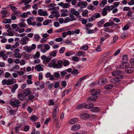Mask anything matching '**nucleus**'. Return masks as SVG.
Listing matches in <instances>:
<instances>
[{
  "mask_svg": "<svg viewBox=\"0 0 134 134\" xmlns=\"http://www.w3.org/2000/svg\"><path fill=\"white\" fill-rule=\"evenodd\" d=\"M70 4L68 3H65L64 4L63 7V8H67L69 7Z\"/></svg>",
  "mask_w": 134,
  "mask_h": 134,
  "instance_id": "nucleus-55",
  "label": "nucleus"
},
{
  "mask_svg": "<svg viewBox=\"0 0 134 134\" xmlns=\"http://www.w3.org/2000/svg\"><path fill=\"white\" fill-rule=\"evenodd\" d=\"M19 45V43L18 42H16L15 44L12 46L13 49H11V50H12L13 49L15 48Z\"/></svg>",
  "mask_w": 134,
  "mask_h": 134,
  "instance_id": "nucleus-42",
  "label": "nucleus"
},
{
  "mask_svg": "<svg viewBox=\"0 0 134 134\" xmlns=\"http://www.w3.org/2000/svg\"><path fill=\"white\" fill-rule=\"evenodd\" d=\"M123 59L124 61V62H127L128 60V56L127 55H124L123 57Z\"/></svg>",
  "mask_w": 134,
  "mask_h": 134,
  "instance_id": "nucleus-38",
  "label": "nucleus"
},
{
  "mask_svg": "<svg viewBox=\"0 0 134 134\" xmlns=\"http://www.w3.org/2000/svg\"><path fill=\"white\" fill-rule=\"evenodd\" d=\"M73 20H71L69 17H66V18L65 21V23H67L69 21H70Z\"/></svg>",
  "mask_w": 134,
  "mask_h": 134,
  "instance_id": "nucleus-60",
  "label": "nucleus"
},
{
  "mask_svg": "<svg viewBox=\"0 0 134 134\" xmlns=\"http://www.w3.org/2000/svg\"><path fill=\"white\" fill-rule=\"evenodd\" d=\"M44 49H42V53H45L50 48V46L48 44H46L44 46Z\"/></svg>",
  "mask_w": 134,
  "mask_h": 134,
  "instance_id": "nucleus-24",
  "label": "nucleus"
},
{
  "mask_svg": "<svg viewBox=\"0 0 134 134\" xmlns=\"http://www.w3.org/2000/svg\"><path fill=\"white\" fill-rule=\"evenodd\" d=\"M129 65V64L127 62H124L120 65V68L121 69L126 68Z\"/></svg>",
  "mask_w": 134,
  "mask_h": 134,
  "instance_id": "nucleus-19",
  "label": "nucleus"
},
{
  "mask_svg": "<svg viewBox=\"0 0 134 134\" xmlns=\"http://www.w3.org/2000/svg\"><path fill=\"white\" fill-rule=\"evenodd\" d=\"M20 50L18 49H16L14 50V52L13 55L16 58H18L19 59L21 58V55L19 53Z\"/></svg>",
  "mask_w": 134,
  "mask_h": 134,
  "instance_id": "nucleus-7",
  "label": "nucleus"
},
{
  "mask_svg": "<svg viewBox=\"0 0 134 134\" xmlns=\"http://www.w3.org/2000/svg\"><path fill=\"white\" fill-rule=\"evenodd\" d=\"M58 105H55L54 107V111L53 113V114H56L57 112L58 113L59 111V109L57 108Z\"/></svg>",
  "mask_w": 134,
  "mask_h": 134,
  "instance_id": "nucleus-29",
  "label": "nucleus"
},
{
  "mask_svg": "<svg viewBox=\"0 0 134 134\" xmlns=\"http://www.w3.org/2000/svg\"><path fill=\"white\" fill-rule=\"evenodd\" d=\"M63 61L61 60H58L57 62V63L53 62V63L49 64V66L53 67L54 68L59 69L62 67V66Z\"/></svg>",
  "mask_w": 134,
  "mask_h": 134,
  "instance_id": "nucleus-2",
  "label": "nucleus"
},
{
  "mask_svg": "<svg viewBox=\"0 0 134 134\" xmlns=\"http://www.w3.org/2000/svg\"><path fill=\"white\" fill-rule=\"evenodd\" d=\"M72 54V52L70 51H68L65 53L66 55L68 57L71 55Z\"/></svg>",
  "mask_w": 134,
  "mask_h": 134,
  "instance_id": "nucleus-64",
  "label": "nucleus"
},
{
  "mask_svg": "<svg viewBox=\"0 0 134 134\" xmlns=\"http://www.w3.org/2000/svg\"><path fill=\"white\" fill-rule=\"evenodd\" d=\"M25 96L23 94V93H20L18 94V98H24L25 97Z\"/></svg>",
  "mask_w": 134,
  "mask_h": 134,
  "instance_id": "nucleus-63",
  "label": "nucleus"
},
{
  "mask_svg": "<svg viewBox=\"0 0 134 134\" xmlns=\"http://www.w3.org/2000/svg\"><path fill=\"white\" fill-rule=\"evenodd\" d=\"M40 56V53L39 52H37L34 55L33 58L34 59H37Z\"/></svg>",
  "mask_w": 134,
  "mask_h": 134,
  "instance_id": "nucleus-37",
  "label": "nucleus"
},
{
  "mask_svg": "<svg viewBox=\"0 0 134 134\" xmlns=\"http://www.w3.org/2000/svg\"><path fill=\"white\" fill-rule=\"evenodd\" d=\"M67 73L65 70L62 71L60 73L62 77L63 78L65 75L67 74Z\"/></svg>",
  "mask_w": 134,
  "mask_h": 134,
  "instance_id": "nucleus-45",
  "label": "nucleus"
},
{
  "mask_svg": "<svg viewBox=\"0 0 134 134\" xmlns=\"http://www.w3.org/2000/svg\"><path fill=\"white\" fill-rule=\"evenodd\" d=\"M51 59L49 58H47L45 59L43 61V63L44 64H46L47 63L49 62L51 60Z\"/></svg>",
  "mask_w": 134,
  "mask_h": 134,
  "instance_id": "nucleus-49",
  "label": "nucleus"
},
{
  "mask_svg": "<svg viewBox=\"0 0 134 134\" xmlns=\"http://www.w3.org/2000/svg\"><path fill=\"white\" fill-rule=\"evenodd\" d=\"M87 8L88 9L91 10H93L95 9V8H94V6L91 4L88 5Z\"/></svg>",
  "mask_w": 134,
  "mask_h": 134,
  "instance_id": "nucleus-39",
  "label": "nucleus"
},
{
  "mask_svg": "<svg viewBox=\"0 0 134 134\" xmlns=\"http://www.w3.org/2000/svg\"><path fill=\"white\" fill-rule=\"evenodd\" d=\"M100 110V108L98 107H95L92 108L91 109V111L93 112H98Z\"/></svg>",
  "mask_w": 134,
  "mask_h": 134,
  "instance_id": "nucleus-27",
  "label": "nucleus"
},
{
  "mask_svg": "<svg viewBox=\"0 0 134 134\" xmlns=\"http://www.w3.org/2000/svg\"><path fill=\"white\" fill-rule=\"evenodd\" d=\"M114 24V23L113 21H111L110 22H107L103 25V26L107 27L110 26H112Z\"/></svg>",
  "mask_w": 134,
  "mask_h": 134,
  "instance_id": "nucleus-25",
  "label": "nucleus"
},
{
  "mask_svg": "<svg viewBox=\"0 0 134 134\" xmlns=\"http://www.w3.org/2000/svg\"><path fill=\"white\" fill-rule=\"evenodd\" d=\"M107 2V0H103L100 4V5L101 7H103L105 4Z\"/></svg>",
  "mask_w": 134,
  "mask_h": 134,
  "instance_id": "nucleus-32",
  "label": "nucleus"
},
{
  "mask_svg": "<svg viewBox=\"0 0 134 134\" xmlns=\"http://www.w3.org/2000/svg\"><path fill=\"white\" fill-rule=\"evenodd\" d=\"M105 21L104 19H102L101 20L99 21L97 23L98 27H99L101 26L104 23Z\"/></svg>",
  "mask_w": 134,
  "mask_h": 134,
  "instance_id": "nucleus-34",
  "label": "nucleus"
},
{
  "mask_svg": "<svg viewBox=\"0 0 134 134\" xmlns=\"http://www.w3.org/2000/svg\"><path fill=\"white\" fill-rule=\"evenodd\" d=\"M35 84L37 86H39V87L38 88H37V89H41L42 88V85H41L40 83L39 82H36L35 83Z\"/></svg>",
  "mask_w": 134,
  "mask_h": 134,
  "instance_id": "nucleus-50",
  "label": "nucleus"
},
{
  "mask_svg": "<svg viewBox=\"0 0 134 134\" xmlns=\"http://www.w3.org/2000/svg\"><path fill=\"white\" fill-rule=\"evenodd\" d=\"M18 87V85L17 84H15L12 87V89H11V91L12 93L15 92V90Z\"/></svg>",
  "mask_w": 134,
  "mask_h": 134,
  "instance_id": "nucleus-26",
  "label": "nucleus"
},
{
  "mask_svg": "<svg viewBox=\"0 0 134 134\" xmlns=\"http://www.w3.org/2000/svg\"><path fill=\"white\" fill-rule=\"evenodd\" d=\"M40 37V36L38 34H35L34 36V41H38Z\"/></svg>",
  "mask_w": 134,
  "mask_h": 134,
  "instance_id": "nucleus-35",
  "label": "nucleus"
},
{
  "mask_svg": "<svg viewBox=\"0 0 134 134\" xmlns=\"http://www.w3.org/2000/svg\"><path fill=\"white\" fill-rule=\"evenodd\" d=\"M100 17V15L99 13H96L92 15L91 17L87 18L88 21L89 22H91L94 20L96 19L99 18Z\"/></svg>",
  "mask_w": 134,
  "mask_h": 134,
  "instance_id": "nucleus-4",
  "label": "nucleus"
},
{
  "mask_svg": "<svg viewBox=\"0 0 134 134\" xmlns=\"http://www.w3.org/2000/svg\"><path fill=\"white\" fill-rule=\"evenodd\" d=\"M107 80L106 78H102L98 80V82L99 85H103L105 84V83L107 82Z\"/></svg>",
  "mask_w": 134,
  "mask_h": 134,
  "instance_id": "nucleus-12",
  "label": "nucleus"
},
{
  "mask_svg": "<svg viewBox=\"0 0 134 134\" xmlns=\"http://www.w3.org/2000/svg\"><path fill=\"white\" fill-rule=\"evenodd\" d=\"M52 117L54 122L57 121L58 118L57 117L56 114H53Z\"/></svg>",
  "mask_w": 134,
  "mask_h": 134,
  "instance_id": "nucleus-44",
  "label": "nucleus"
},
{
  "mask_svg": "<svg viewBox=\"0 0 134 134\" xmlns=\"http://www.w3.org/2000/svg\"><path fill=\"white\" fill-rule=\"evenodd\" d=\"M110 9V7L108 5L106 6L103 9V11L101 13L102 15L103 16L106 15L108 13L107 10H109Z\"/></svg>",
  "mask_w": 134,
  "mask_h": 134,
  "instance_id": "nucleus-10",
  "label": "nucleus"
},
{
  "mask_svg": "<svg viewBox=\"0 0 134 134\" xmlns=\"http://www.w3.org/2000/svg\"><path fill=\"white\" fill-rule=\"evenodd\" d=\"M100 92V90H96L95 92L91 93L92 96L88 98L87 102H88V101L95 100L97 99L98 98L97 94H99Z\"/></svg>",
  "mask_w": 134,
  "mask_h": 134,
  "instance_id": "nucleus-3",
  "label": "nucleus"
},
{
  "mask_svg": "<svg viewBox=\"0 0 134 134\" xmlns=\"http://www.w3.org/2000/svg\"><path fill=\"white\" fill-rule=\"evenodd\" d=\"M78 121V119L76 118L71 119L69 121V123L70 124H74Z\"/></svg>",
  "mask_w": 134,
  "mask_h": 134,
  "instance_id": "nucleus-28",
  "label": "nucleus"
},
{
  "mask_svg": "<svg viewBox=\"0 0 134 134\" xmlns=\"http://www.w3.org/2000/svg\"><path fill=\"white\" fill-rule=\"evenodd\" d=\"M11 75L9 72H6L4 76L5 78H8L9 77H10Z\"/></svg>",
  "mask_w": 134,
  "mask_h": 134,
  "instance_id": "nucleus-59",
  "label": "nucleus"
},
{
  "mask_svg": "<svg viewBox=\"0 0 134 134\" xmlns=\"http://www.w3.org/2000/svg\"><path fill=\"white\" fill-rule=\"evenodd\" d=\"M12 21L10 19H5L2 21V22L5 24L10 23Z\"/></svg>",
  "mask_w": 134,
  "mask_h": 134,
  "instance_id": "nucleus-33",
  "label": "nucleus"
},
{
  "mask_svg": "<svg viewBox=\"0 0 134 134\" xmlns=\"http://www.w3.org/2000/svg\"><path fill=\"white\" fill-rule=\"evenodd\" d=\"M61 85L64 88H65L66 85V83L65 81H62L61 83Z\"/></svg>",
  "mask_w": 134,
  "mask_h": 134,
  "instance_id": "nucleus-62",
  "label": "nucleus"
},
{
  "mask_svg": "<svg viewBox=\"0 0 134 134\" xmlns=\"http://www.w3.org/2000/svg\"><path fill=\"white\" fill-rule=\"evenodd\" d=\"M31 120L32 121H35L37 120L38 118L35 115H33L30 117Z\"/></svg>",
  "mask_w": 134,
  "mask_h": 134,
  "instance_id": "nucleus-31",
  "label": "nucleus"
},
{
  "mask_svg": "<svg viewBox=\"0 0 134 134\" xmlns=\"http://www.w3.org/2000/svg\"><path fill=\"white\" fill-rule=\"evenodd\" d=\"M54 104V101H53L52 99H50L48 102V105L49 106L53 105Z\"/></svg>",
  "mask_w": 134,
  "mask_h": 134,
  "instance_id": "nucleus-54",
  "label": "nucleus"
},
{
  "mask_svg": "<svg viewBox=\"0 0 134 134\" xmlns=\"http://www.w3.org/2000/svg\"><path fill=\"white\" fill-rule=\"evenodd\" d=\"M29 41V38L27 36L23 37L21 40L20 43L22 45H25L27 44V42Z\"/></svg>",
  "mask_w": 134,
  "mask_h": 134,
  "instance_id": "nucleus-8",
  "label": "nucleus"
},
{
  "mask_svg": "<svg viewBox=\"0 0 134 134\" xmlns=\"http://www.w3.org/2000/svg\"><path fill=\"white\" fill-rule=\"evenodd\" d=\"M88 46L87 45H84L82 46L80 48V49L83 50H87L88 48Z\"/></svg>",
  "mask_w": 134,
  "mask_h": 134,
  "instance_id": "nucleus-40",
  "label": "nucleus"
},
{
  "mask_svg": "<svg viewBox=\"0 0 134 134\" xmlns=\"http://www.w3.org/2000/svg\"><path fill=\"white\" fill-rule=\"evenodd\" d=\"M70 13L76 16H78L80 14L79 12L76 11L74 8H72L71 9Z\"/></svg>",
  "mask_w": 134,
  "mask_h": 134,
  "instance_id": "nucleus-17",
  "label": "nucleus"
},
{
  "mask_svg": "<svg viewBox=\"0 0 134 134\" xmlns=\"http://www.w3.org/2000/svg\"><path fill=\"white\" fill-rule=\"evenodd\" d=\"M56 5V4H55L54 3H52L50 4L49 5H48L47 7L49 8L51 7L53 8Z\"/></svg>",
  "mask_w": 134,
  "mask_h": 134,
  "instance_id": "nucleus-57",
  "label": "nucleus"
},
{
  "mask_svg": "<svg viewBox=\"0 0 134 134\" xmlns=\"http://www.w3.org/2000/svg\"><path fill=\"white\" fill-rule=\"evenodd\" d=\"M24 49L27 53H30L32 51V49L31 47H28L27 46H26L24 47Z\"/></svg>",
  "mask_w": 134,
  "mask_h": 134,
  "instance_id": "nucleus-21",
  "label": "nucleus"
},
{
  "mask_svg": "<svg viewBox=\"0 0 134 134\" xmlns=\"http://www.w3.org/2000/svg\"><path fill=\"white\" fill-rule=\"evenodd\" d=\"M126 34L125 32H124L121 34V38L124 39L126 37Z\"/></svg>",
  "mask_w": 134,
  "mask_h": 134,
  "instance_id": "nucleus-61",
  "label": "nucleus"
},
{
  "mask_svg": "<svg viewBox=\"0 0 134 134\" xmlns=\"http://www.w3.org/2000/svg\"><path fill=\"white\" fill-rule=\"evenodd\" d=\"M69 64V62L67 60H65L63 62V64L64 66H68Z\"/></svg>",
  "mask_w": 134,
  "mask_h": 134,
  "instance_id": "nucleus-36",
  "label": "nucleus"
},
{
  "mask_svg": "<svg viewBox=\"0 0 134 134\" xmlns=\"http://www.w3.org/2000/svg\"><path fill=\"white\" fill-rule=\"evenodd\" d=\"M30 5H26L23 7L22 9L24 11L28 9H29L30 7Z\"/></svg>",
  "mask_w": 134,
  "mask_h": 134,
  "instance_id": "nucleus-52",
  "label": "nucleus"
},
{
  "mask_svg": "<svg viewBox=\"0 0 134 134\" xmlns=\"http://www.w3.org/2000/svg\"><path fill=\"white\" fill-rule=\"evenodd\" d=\"M23 93L25 97L30 94L31 91L30 88H27L24 90Z\"/></svg>",
  "mask_w": 134,
  "mask_h": 134,
  "instance_id": "nucleus-14",
  "label": "nucleus"
},
{
  "mask_svg": "<svg viewBox=\"0 0 134 134\" xmlns=\"http://www.w3.org/2000/svg\"><path fill=\"white\" fill-rule=\"evenodd\" d=\"M80 118L82 119L86 120L90 118V115L87 113H83L80 115Z\"/></svg>",
  "mask_w": 134,
  "mask_h": 134,
  "instance_id": "nucleus-9",
  "label": "nucleus"
},
{
  "mask_svg": "<svg viewBox=\"0 0 134 134\" xmlns=\"http://www.w3.org/2000/svg\"><path fill=\"white\" fill-rule=\"evenodd\" d=\"M57 52L56 50L53 51L51 53L50 55L53 57L55 56L56 55Z\"/></svg>",
  "mask_w": 134,
  "mask_h": 134,
  "instance_id": "nucleus-48",
  "label": "nucleus"
},
{
  "mask_svg": "<svg viewBox=\"0 0 134 134\" xmlns=\"http://www.w3.org/2000/svg\"><path fill=\"white\" fill-rule=\"evenodd\" d=\"M16 82L14 78L8 79L7 80V85H10L16 83Z\"/></svg>",
  "mask_w": 134,
  "mask_h": 134,
  "instance_id": "nucleus-16",
  "label": "nucleus"
},
{
  "mask_svg": "<svg viewBox=\"0 0 134 134\" xmlns=\"http://www.w3.org/2000/svg\"><path fill=\"white\" fill-rule=\"evenodd\" d=\"M87 5V3L85 1H80L77 3V6L80 7V8H83L86 7Z\"/></svg>",
  "mask_w": 134,
  "mask_h": 134,
  "instance_id": "nucleus-6",
  "label": "nucleus"
},
{
  "mask_svg": "<svg viewBox=\"0 0 134 134\" xmlns=\"http://www.w3.org/2000/svg\"><path fill=\"white\" fill-rule=\"evenodd\" d=\"M84 52H83L82 51H78L77 53V54L76 55L79 56H81V55H84Z\"/></svg>",
  "mask_w": 134,
  "mask_h": 134,
  "instance_id": "nucleus-46",
  "label": "nucleus"
},
{
  "mask_svg": "<svg viewBox=\"0 0 134 134\" xmlns=\"http://www.w3.org/2000/svg\"><path fill=\"white\" fill-rule=\"evenodd\" d=\"M80 128V126L79 124H75L72 126L71 130L73 131H76L79 130Z\"/></svg>",
  "mask_w": 134,
  "mask_h": 134,
  "instance_id": "nucleus-13",
  "label": "nucleus"
},
{
  "mask_svg": "<svg viewBox=\"0 0 134 134\" xmlns=\"http://www.w3.org/2000/svg\"><path fill=\"white\" fill-rule=\"evenodd\" d=\"M88 12L87 10H84L82 13V16H88L87 15L88 14Z\"/></svg>",
  "mask_w": 134,
  "mask_h": 134,
  "instance_id": "nucleus-43",
  "label": "nucleus"
},
{
  "mask_svg": "<svg viewBox=\"0 0 134 134\" xmlns=\"http://www.w3.org/2000/svg\"><path fill=\"white\" fill-rule=\"evenodd\" d=\"M124 77L122 75L119 76V77L114 78L113 80L114 82H118L120 81L121 80L123 79Z\"/></svg>",
  "mask_w": 134,
  "mask_h": 134,
  "instance_id": "nucleus-22",
  "label": "nucleus"
},
{
  "mask_svg": "<svg viewBox=\"0 0 134 134\" xmlns=\"http://www.w3.org/2000/svg\"><path fill=\"white\" fill-rule=\"evenodd\" d=\"M94 105L93 104H87L86 103H84L78 105L76 108L79 109H81L85 108L86 109H89L93 107Z\"/></svg>",
  "mask_w": 134,
  "mask_h": 134,
  "instance_id": "nucleus-1",
  "label": "nucleus"
},
{
  "mask_svg": "<svg viewBox=\"0 0 134 134\" xmlns=\"http://www.w3.org/2000/svg\"><path fill=\"white\" fill-rule=\"evenodd\" d=\"M20 101L18 99H15L14 100L11 101L10 104L14 107H19L20 104Z\"/></svg>",
  "mask_w": 134,
  "mask_h": 134,
  "instance_id": "nucleus-5",
  "label": "nucleus"
},
{
  "mask_svg": "<svg viewBox=\"0 0 134 134\" xmlns=\"http://www.w3.org/2000/svg\"><path fill=\"white\" fill-rule=\"evenodd\" d=\"M19 26L21 27H24L26 28L27 27V25L26 24H25V23H19Z\"/></svg>",
  "mask_w": 134,
  "mask_h": 134,
  "instance_id": "nucleus-41",
  "label": "nucleus"
},
{
  "mask_svg": "<svg viewBox=\"0 0 134 134\" xmlns=\"http://www.w3.org/2000/svg\"><path fill=\"white\" fill-rule=\"evenodd\" d=\"M88 30L87 33L88 34H91L94 33V30H90L89 28H85Z\"/></svg>",
  "mask_w": 134,
  "mask_h": 134,
  "instance_id": "nucleus-53",
  "label": "nucleus"
},
{
  "mask_svg": "<svg viewBox=\"0 0 134 134\" xmlns=\"http://www.w3.org/2000/svg\"><path fill=\"white\" fill-rule=\"evenodd\" d=\"M134 70V68L132 67L127 66L125 69V72L127 74L132 73Z\"/></svg>",
  "mask_w": 134,
  "mask_h": 134,
  "instance_id": "nucleus-11",
  "label": "nucleus"
},
{
  "mask_svg": "<svg viewBox=\"0 0 134 134\" xmlns=\"http://www.w3.org/2000/svg\"><path fill=\"white\" fill-rule=\"evenodd\" d=\"M71 74L74 75H76L77 74H79V72L78 71L77 69H74L72 71Z\"/></svg>",
  "mask_w": 134,
  "mask_h": 134,
  "instance_id": "nucleus-47",
  "label": "nucleus"
},
{
  "mask_svg": "<svg viewBox=\"0 0 134 134\" xmlns=\"http://www.w3.org/2000/svg\"><path fill=\"white\" fill-rule=\"evenodd\" d=\"M65 29V28H63L60 29H57L56 30L55 32L57 33H58L64 31V29Z\"/></svg>",
  "mask_w": 134,
  "mask_h": 134,
  "instance_id": "nucleus-56",
  "label": "nucleus"
},
{
  "mask_svg": "<svg viewBox=\"0 0 134 134\" xmlns=\"http://www.w3.org/2000/svg\"><path fill=\"white\" fill-rule=\"evenodd\" d=\"M121 73V71L119 70H116L113 71L111 72L112 75L114 76H117L120 75Z\"/></svg>",
  "mask_w": 134,
  "mask_h": 134,
  "instance_id": "nucleus-18",
  "label": "nucleus"
},
{
  "mask_svg": "<svg viewBox=\"0 0 134 134\" xmlns=\"http://www.w3.org/2000/svg\"><path fill=\"white\" fill-rule=\"evenodd\" d=\"M35 69L37 71H42V67L40 64L36 65L35 67Z\"/></svg>",
  "mask_w": 134,
  "mask_h": 134,
  "instance_id": "nucleus-30",
  "label": "nucleus"
},
{
  "mask_svg": "<svg viewBox=\"0 0 134 134\" xmlns=\"http://www.w3.org/2000/svg\"><path fill=\"white\" fill-rule=\"evenodd\" d=\"M53 74L55 77L56 78H58L60 76V74L58 72H54Z\"/></svg>",
  "mask_w": 134,
  "mask_h": 134,
  "instance_id": "nucleus-51",
  "label": "nucleus"
},
{
  "mask_svg": "<svg viewBox=\"0 0 134 134\" xmlns=\"http://www.w3.org/2000/svg\"><path fill=\"white\" fill-rule=\"evenodd\" d=\"M114 87V85L112 84H108L105 85L104 88L107 90H109L112 89Z\"/></svg>",
  "mask_w": 134,
  "mask_h": 134,
  "instance_id": "nucleus-20",
  "label": "nucleus"
},
{
  "mask_svg": "<svg viewBox=\"0 0 134 134\" xmlns=\"http://www.w3.org/2000/svg\"><path fill=\"white\" fill-rule=\"evenodd\" d=\"M52 14H55V17H58L60 16V15L59 14V11L57 10H55L54 9L51 12Z\"/></svg>",
  "mask_w": 134,
  "mask_h": 134,
  "instance_id": "nucleus-23",
  "label": "nucleus"
},
{
  "mask_svg": "<svg viewBox=\"0 0 134 134\" xmlns=\"http://www.w3.org/2000/svg\"><path fill=\"white\" fill-rule=\"evenodd\" d=\"M67 35H72L74 33V31H68L66 32Z\"/></svg>",
  "mask_w": 134,
  "mask_h": 134,
  "instance_id": "nucleus-58",
  "label": "nucleus"
},
{
  "mask_svg": "<svg viewBox=\"0 0 134 134\" xmlns=\"http://www.w3.org/2000/svg\"><path fill=\"white\" fill-rule=\"evenodd\" d=\"M1 13L2 14V17L3 18L8 16L10 14L8 11L5 10H2Z\"/></svg>",
  "mask_w": 134,
  "mask_h": 134,
  "instance_id": "nucleus-15",
  "label": "nucleus"
}]
</instances>
